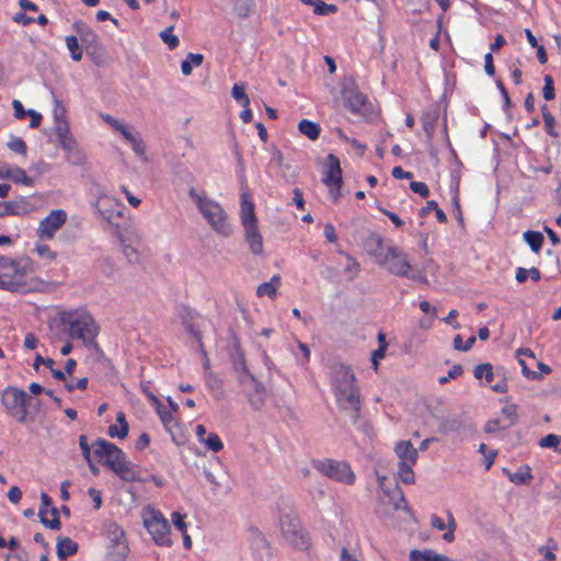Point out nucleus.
Segmentation results:
<instances>
[{"label":"nucleus","mask_w":561,"mask_h":561,"mask_svg":"<svg viewBox=\"0 0 561 561\" xmlns=\"http://www.w3.org/2000/svg\"><path fill=\"white\" fill-rule=\"evenodd\" d=\"M331 385L341 410L355 416L360 407L359 388L350 367L336 364L331 368Z\"/></svg>","instance_id":"obj_1"},{"label":"nucleus","mask_w":561,"mask_h":561,"mask_svg":"<svg viewBox=\"0 0 561 561\" xmlns=\"http://www.w3.org/2000/svg\"><path fill=\"white\" fill-rule=\"evenodd\" d=\"M34 272L35 263L27 256H0V288L10 291L31 290L30 280Z\"/></svg>","instance_id":"obj_2"},{"label":"nucleus","mask_w":561,"mask_h":561,"mask_svg":"<svg viewBox=\"0 0 561 561\" xmlns=\"http://www.w3.org/2000/svg\"><path fill=\"white\" fill-rule=\"evenodd\" d=\"M60 321L71 339L80 340L85 346L94 344L99 325L89 311L84 309L62 311Z\"/></svg>","instance_id":"obj_3"},{"label":"nucleus","mask_w":561,"mask_h":561,"mask_svg":"<svg viewBox=\"0 0 561 561\" xmlns=\"http://www.w3.org/2000/svg\"><path fill=\"white\" fill-rule=\"evenodd\" d=\"M188 196L195 203L203 218L210 228L221 237L228 238L232 233V226L222 206L215 199L198 193L195 188L188 191Z\"/></svg>","instance_id":"obj_4"},{"label":"nucleus","mask_w":561,"mask_h":561,"mask_svg":"<svg viewBox=\"0 0 561 561\" xmlns=\"http://www.w3.org/2000/svg\"><path fill=\"white\" fill-rule=\"evenodd\" d=\"M280 512L279 530L284 540L295 549L306 550L309 547V537L299 518L290 507H285Z\"/></svg>","instance_id":"obj_5"},{"label":"nucleus","mask_w":561,"mask_h":561,"mask_svg":"<svg viewBox=\"0 0 561 561\" xmlns=\"http://www.w3.org/2000/svg\"><path fill=\"white\" fill-rule=\"evenodd\" d=\"M141 517L144 527L157 546L168 548L172 546L173 541L170 536L171 527L160 511L152 506H146L142 510Z\"/></svg>","instance_id":"obj_6"},{"label":"nucleus","mask_w":561,"mask_h":561,"mask_svg":"<svg viewBox=\"0 0 561 561\" xmlns=\"http://www.w3.org/2000/svg\"><path fill=\"white\" fill-rule=\"evenodd\" d=\"M379 265L383 266L392 275L426 283V277L413 271L408 255L396 245L393 249L388 250L387 256H385Z\"/></svg>","instance_id":"obj_7"},{"label":"nucleus","mask_w":561,"mask_h":561,"mask_svg":"<svg viewBox=\"0 0 561 561\" xmlns=\"http://www.w3.org/2000/svg\"><path fill=\"white\" fill-rule=\"evenodd\" d=\"M27 393L16 387H7L1 392V402L8 413L20 423H25L27 417Z\"/></svg>","instance_id":"obj_8"},{"label":"nucleus","mask_w":561,"mask_h":561,"mask_svg":"<svg viewBox=\"0 0 561 561\" xmlns=\"http://www.w3.org/2000/svg\"><path fill=\"white\" fill-rule=\"evenodd\" d=\"M316 468L323 476L343 484L352 485L356 479L351 466L345 461L324 459L319 461Z\"/></svg>","instance_id":"obj_9"},{"label":"nucleus","mask_w":561,"mask_h":561,"mask_svg":"<svg viewBox=\"0 0 561 561\" xmlns=\"http://www.w3.org/2000/svg\"><path fill=\"white\" fill-rule=\"evenodd\" d=\"M66 221L67 213L64 209H53L38 222L36 236L43 241L53 240Z\"/></svg>","instance_id":"obj_10"},{"label":"nucleus","mask_w":561,"mask_h":561,"mask_svg":"<svg viewBox=\"0 0 561 561\" xmlns=\"http://www.w3.org/2000/svg\"><path fill=\"white\" fill-rule=\"evenodd\" d=\"M323 182L329 187L332 199L337 201L341 196L342 169L340 160L332 153L327 157V169L323 174Z\"/></svg>","instance_id":"obj_11"},{"label":"nucleus","mask_w":561,"mask_h":561,"mask_svg":"<svg viewBox=\"0 0 561 561\" xmlns=\"http://www.w3.org/2000/svg\"><path fill=\"white\" fill-rule=\"evenodd\" d=\"M378 501L385 515H390L399 510L408 511L403 492L396 484L389 489H382V492L378 494Z\"/></svg>","instance_id":"obj_12"},{"label":"nucleus","mask_w":561,"mask_h":561,"mask_svg":"<svg viewBox=\"0 0 561 561\" xmlns=\"http://www.w3.org/2000/svg\"><path fill=\"white\" fill-rule=\"evenodd\" d=\"M94 453L96 456L104 459V463L111 468V470L126 457L121 448L105 439H98L95 442Z\"/></svg>","instance_id":"obj_13"},{"label":"nucleus","mask_w":561,"mask_h":561,"mask_svg":"<svg viewBox=\"0 0 561 561\" xmlns=\"http://www.w3.org/2000/svg\"><path fill=\"white\" fill-rule=\"evenodd\" d=\"M242 370L243 373L239 377L240 383L244 387L245 390H253L254 393H249L250 404L254 409H260L264 401L265 388L254 378L253 375L247 370L245 366H242Z\"/></svg>","instance_id":"obj_14"},{"label":"nucleus","mask_w":561,"mask_h":561,"mask_svg":"<svg viewBox=\"0 0 561 561\" xmlns=\"http://www.w3.org/2000/svg\"><path fill=\"white\" fill-rule=\"evenodd\" d=\"M95 206L101 216L112 222L113 220L123 216V204L114 196L103 194L98 197Z\"/></svg>","instance_id":"obj_15"},{"label":"nucleus","mask_w":561,"mask_h":561,"mask_svg":"<svg viewBox=\"0 0 561 561\" xmlns=\"http://www.w3.org/2000/svg\"><path fill=\"white\" fill-rule=\"evenodd\" d=\"M366 247L369 255L373 256L378 264L387 256L388 250L394 248L392 242H386L383 237L376 232H371L368 236Z\"/></svg>","instance_id":"obj_16"},{"label":"nucleus","mask_w":561,"mask_h":561,"mask_svg":"<svg viewBox=\"0 0 561 561\" xmlns=\"http://www.w3.org/2000/svg\"><path fill=\"white\" fill-rule=\"evenodd\" d=\"M42 506L38 512L41 522L50 529H59L60 520L57 508L51 506L50 497L45 493H41Z\"/></svg>","instance_id":"obj_17"},{"label":"nucleus","mask_w":561,"mask_h":561,"mask_svg":"<svg viewBox=\"0 0 561 561\" xmlns=\"http://www.w3.org/2000/svg\"><path fill=\"white\" fill-rule=\"evenodd\" d=\"M113 471L126 482L146 481V478L141 477L140 469L129 461L127 457L113 468Z\"/></svg>","instance_id":"obj_18"},{"label":"nucleus","mask_w":561,"mask_h":561,"mask_svg":"<svg viewBox=\"0 0 561 561\" xmlns=\"http://www.w3.org/2000/svg\"><path fill=\"white\" fill-rule=\"evenodd\" d=\"M240 220L243 228L257 226L254 213V204L248 192H242L240 203Z\"/></svg>","instance_id":"obj_19"},{"label":"nucleus","mask_w":561,"mask_h":561,"mask_svg":"<svg viewBox=\"0 0 561 561\" xmlns=\"http://www.w3.org/2000/svg\"><path fill=\"white\" fill-rule=\"evenodd\" d=\"M61 148L66 152V159L72 165L81 167L87 162V156L84 151L78 146L76 139L75 140H66L64 141Z\"/></svg>","instance_id":"obj_20"},{"label":"nucleus","mask_w":561,"mask_h":561,"mask_svg":"<svg viewBox=\"0 0 561 561\" xmlns=\"http://www.w3.org/2000/svg\"><path fill=\"white\" fill-rule=\"evenodd\" d=\"M244 229V238L245 241L251 250V252L254 255H262L263 254V238L261 232L259 231V227H248Z\"/></svg>","instance_id":"obj_21"},{"label":"nucleus","mask_w":561,"mask_h":561,"mask_svg":"<svg viewBox=\"0 0 561 561\" xmlns=\"http://www.w3.org/2000/svg\"><path fill=\"white\" fill-rule=\"evenodd\" d=\"M399 462L416 463L419 451L409 440H402L394 447Z\"/></svg>","instance_id":"obj_22"},{"label":"nucleus","mask_w":561,"mask_h":561,"mask_svg":"<svg viewBox=\"0 0 561 561\" xmlns=\"http://www.w3.org/2000/svg\"><path fill=\"white\" fill-rule=\"evenodd\" d=\"M3 180H11L14 183L24 184L26 186H33L34 184L33 179L30 178L22 168L18 165H10L8 163H5Z\"/></svg>","instance_id":"obj_23"},{"label":"nucleus","mask_w":561,"mask_h":561,"mask_svg":"<svg viewBox=\"0 0 561 561\" xmlns=\"http://www.w3.org/2000/svg\"><path fill=\"white\" fill-rule=\"evenodd\" d=\"M409 561H455L445 554H440L433 549L411 550Z\"/></svg>","instance_id":"obj_24"},{"label":"nucleus","mask_w":561,"mask_h":561,"mask_svg":"<svg viewBox=\"0 0 561 561\" xmlns=\"http://www.w3.org/2000/svg\"><path fill=\"white\" fill-rule=\"evenodd\" d=\"M118 133H121L122 136L129 142L134 152L138 157H142L145 154L146 146L138 134H134L125 124L119 128Z\"/></svg>","instance_id":"obj_25"},{"label":"nucleus","mask_w":561,"mask_h":561,"mask_svg":"<svg viewBox=\"0 0 561 561\" xmlns=\"http://www.w3.org/2000/svg\"><path fill=\"white\" fill-rule=\"evenodd\" d=\"M103 534L111 541V543L126 540L124 529L114 520H107L104 523Z\"/></svg>","instance_id":"obj_26"},{"label":"nucleus","mask_w":561,"mask_h":561,"mask_svg":"<svg viewBox=\"0 0 561 561\" xmlns=\"http://www.w3.org/2000/svg\"><path fill=\"white\" fill-rule=\"evenodd\" d=\"M431 525H432V527L436 528L437 530H444L445 528H448V530L443 535V538H444V540H446L448 542L454 540V531L456 528V522L451 515L448 516L447 525L440 517H438L437 515H433L431 517Z\"/></svg>","instance_id":"obj_27"},{"label":"nucleus","mask_w":561,"mask_h":561,"mask_svg":"<svg viewBox=\"0 0 561 561\" xmlns=\"http://www.w3.org/2000/svg\"><path fill=\"white\" fill-rule=\"evenodd\" d=\"M282 284V279L279 275H274L268 282L262 283L256 288V296L264 297L268 296L270 298H275L277 295V289Z\"/></svg>","instance_id":"obj_28"},{"label":"nucleus","mask_w":561,"mask_h":561,"mask_svg":"<svg viewBox=\"0 0 561 561\" xmlns=\"http://www.w3.org/2000/svg\"><path fill=\"white\" fill-rule=\"evenodd\" d=\"M128 430L129 426L126 421L125 413L121 411L116 414V424H113L108 427V435L111 437L123 439L127 436Z\"/></svg>","instance_id":"obj_29"},{"label":"nucleus","mask_w":561,"mask_h":561,"mask_svg":"<svg viewBox=\"0 0 561 561\" xmlns=\"http://www.w3.org/2000/svg\"><path fill=\"white\" fill-rule=\"evenodd\" d=\"M78 551V545L69 537H61L57 540V556L60 560L75 554Z\"/></svg>","instance_id":"obj_30"},{"label":"nucleus","mask_w":561,"mask_h":561,"mask_svg":"<svg viewBox=\"0 0 561 561\" xmlns=\"http://www.w3.org/2000/svg\"><path fill=\"white\" fill-rule=\"evenodd\" d=\"M129 553V547L127 540L111 543L108 549V556L112 561H126Z\"/></svg>","instance_id":"obj_31"},{"label":"nucleus","mask_w":561,"mask_h":561,"mask_svg":"<svg viewBox=\"0 0 561 561\" xmlns=\"http://www.w3.org/2000/svg\"><path fill=\"white\" fill-rule=\"evenodd\" d=\"M298 129L310 140L318 139L321 131L320 125L309 119H301L298 124Z\"/></svg>","instance_id":"obj_32"},{"label":"nucleus","mask_w":561,"mask_h":561,"mask_svg":"<svg viewBox=\"0 0 561 561\" xmlns=\"http://www.w3.org/2000/svg\"><path fill=\"white\" fill-rule=\"evenodd\" d=\"M523 238L534 252L538 253L540 251L543 243L541 232L528 230L524 232Z\"/></svg>","instance_id":"obj_33"},{"label":"nucleus","mask_w":561,"mask_h":561,"mask_svg":"<svg viewBox=\"0 0 561 561\" xmlns=\"http://www.w3.org/2000/svg\"><path fill=\"white\" fill-rule=\"evenodd\" d=\"M157 413L159 414L160 416V420L164 426V428L168 431V432H172V428L175 426L176 422L174 420V416H173V413L172 411H169L163 404L162 402L159 403V408H154Z\"/></svg>","instance_id":"obj_34"},{"label":"nucleus","mask_w":561,"mask_h":561,"mask_svg":"<svg viewBox=\"0 0 561 561\" xmlns=\"http://www.w3.org/2000/svg\"><path fill=\"white\" fill-rule=\"evenodd\" d=\"M365 96L356 91L350 92V94L345 96L347 107L354 113L360 111L362 106L365 104Z\"/></svg>","instance_id":"obj_35"},{"label":"nucleus","mask_w":561,"mask_h":561,"mask_svg":"<svg viewBox=\"0 0 561 561\" xmlns=\"http://www.w3.org/2000/svg\"><path fill=\"white\" fill-rule=\"evenodd\" d=\"M415 463L410 462H399L398 463V477L405 484L414 483V472L412 467Z\"/></svg>","instance_id":"obj_36"},{"label":"nucleus","mask_w":561,"mask_h":561,"mask_svg":"<svg viewBox=\"0 0 561 561\" xmlns=\"http://www.w3.org/2000/svg\"><path fill=\"white\" fill-rule=\"evenodd\" d=\"M502 414L504 415V420H503V424H502V427L503 428H507V427H511L512 425L515 424L516 420H517V405L516 404H506L503 409H502Z\"/></svg>","instance_id":"obj_37"},{"label":"nucleus","mask_w":561,"mask_h":561,"mask_svg":"<svg viewBox=\"0 0 561 561\" xmlns=\"http://www.w3.org/2000/svg\"><path fill=\"white\" fill-rule=\"evenodd\" d=\"M199 443L203 444L207 450L214 453H218L224 448V444L216 433H208L204 440Z\"/></svg>","instance_id":"obj_38"},{"label":"nucleus","mask_w":561,"mask_h":561,"mask_svg":"<svg viewBox=\"0 0 561 561\" xmlns=\"http://www.w3.org/2000/svg\"><path fill=\"white\" fill-rule=\"evenodd\" d=\"M55 133L58 137L60 147L62 146L64 141L66 140H75V138L71 136L69 131V126L66 119L58 121V124H56Z\"/></svg>","instance_id":"obj_39"},{"label":"nucleus","mask_w":561,"mask_h":561,"mask_svg":"<svg viewBox=\"0 0 561 561\" xmlns=\"http://www.w3.org/2000/svg\"><path fill=\"white\" fill-rule=\"evenodd\" d=\"M541 112H542V118H543L546 131L550 136L557 137L558 133L554 129L556 119H554L553 115L550 113L547 105L541 106Z\"/></svg>","instance_id":"obj_40"},{"label":"nucleus","mask_w":561,"mask_h":561,"mask_svg":"<svg viewBox=\"0 0 561 561\" xmlns=\"http://www.w3.org/2000/svg\"><path fill=\"white\" fill-rule=\"evenodd\" d=\"M232 98L240 103L242 107H248L250 105V99L245 94L244 84L236 83L231 90Z\"/></svg>","instance_id":"obj_41"},{"label":"nucleus","mask_w":561,"mask_h":561,"mask_svg":"<svg viewBox=\"0 0 561 561\" xmlns=\"http://www.w3.org/2000/svg\"><path fill=\"white\" fill-rule=\"evenodd\" d=\"M66 46L70 51L71 58L75 61H79L82 59V49L79 45L78 38L76 36H67L66 37Z\"/></svg>","instance_id":"obj_42"},{"label":"nucleus","mask_w":561,"mask_h":561,"mask_svg":"<svg viewBox=\"0 0 561 561\" xmlns=\"http://www.w3.org/2000/svg\"><path fill=\"white\" fill-rule=\"evenodd\" d=\"M473 375L477 379L484 377L486 382L490 383L494 378L493 367L489 363L480 364L474 368Z\"/></svg>","instance_id":"obj_43"},{"label":"nucleus","mask_w":561,"mask_h":561,"mask_svg":"<svg viewBox=\"0 0 561 561\" xmlns=\"http://www.w3.org/2000/svg\"><path fill=\"white\" fill-rule=\"evenodd\" d=\"M34 252L42 259L54 262L57 259V253L54 252L47 244L36 243L34 247Z\"/></svg>","instance_id":"obj_44"},{"label":"nucleus","mask_w":561,"mask_h":561,"mask_svg":"<svg viewBox=\"0 0 561 561\" xmlns=\"http://www.w3.org/2000/svg\"><path fill=\"white\" fill-rule=\"evenodd\" d=\"M337 11V7L335 4L325 3L322 0H316L313 5V12L318 15H330Z\"/></svg>","instance_id":"obj_45"},{"label":"nucleus","mask_w":561,"mask_h":561,"mask_svg":"<svg viewBox=\"0 0 561 561\" xmlns=\"http://www.w3.org/2000/svg\"><path fill=\"white\" fill-rule=\"evenodd\" d=\"M539 445L543 448H552L553 450L559 453L561 437L556 434H548L547 436L540 439Z\"/></svg>","instance_id":"obj_46"},{"label":"nucleus","mask_w":561,"mask_h":561,"mask_svg":"<svg viewBox=\"0 0 561 561\" xmlns=\"http://www.w3.org/2000/svg\"><path fill=\"white\" fill-rule=\"evenodd\" d=\"M378 342H379V347L373 353V364H374L375 369H377L378 360L382 359L385 357L386 350H387L386 337L382 333H379Z\"/></svg>","instance_id":"obj_47"},{"label":"nucleus","mask_w":561,"mask_h":561,"mask_svg":"<svg viewBox=\"0 0 561 561\" xmlns=\"http://www.w3.org/2000/svg\"><path fill=\"white\" fill-rule=\"evenodd\" d=\"M529 468H520L518 471L510 476V480L516 484L529 482L531 480Z\"/></svg>","instance_id":"obj_48"},{"label":"nucleus","mask_w":561,"mask_h":561,"mask_svg":"<svg viewBox=\"0 0 561 561\" xmlns=\"http://www.w3.org/2000/svg\"><path fill=\"white\" fill-rule=\"evenodd\" d=\"M173 27H168L160 33L161 39L168 45L170 49H174L179 45V38L172 34Z\"/></svg>","instance_id":"obj_49"},{"label":"nucleus","mask_w":561,"mask_h":561,"mask_svg":"<svg viewBox=\"0 0 561 561\" xmlns=\"http://www.w3.org/2000/svg\"><path fill=\"white\" fill-rule=\"evenodd\" d=\"M543 81H545V85L542 88L543 98L547 101H551L556 96L553 79L550 75H546Z\"/></svg>","instance_id":"obj_50"},{"label":"nucleus","mask_w":561,"mask_h":561,"mask_svg":"<svg viewBox=\"0 0 561 561\" xmlns=\"http://www.w3.org/2000/svg\"><path fill=\"white\" fill-rule=\"evenodd\" d=\"M462 367L460 365H454L447 373V376H443L438 379L440 385L448 382L450 379H455L462 374Z\"/></svg>","instance_id":"obj_51"},{"label":"nucleus","mask_w":561,"mask_h":561,"mask_svg":"<svg viewBox=\"0 0 561 561\" xmlns=\"http://www.w3.org/2000/svg\"><path fill=\"white\" fill-rule=\"evenodd\" d=\"M8 147L12 151H14V152H18V153H21V154H25L26 153V144L21 138H18V137L16 138H12L8 142Z\"/></svg>","instance_id":"obj_52"},{"label":"nucleus","mask_w":561,"mask_h":561,"mask_svg":"<svg viewBox=\"0 0 561 561\" xmlns=\"http://www.w3.org/2000/svg\"><path fill=\"white\" fill-rule=\"evenodd\" d=\"M171 519L173 525L180 530L184 531L187 529V525L185 523V515L181 514L180 512H174L171 515Z\"/></svg>","instance_id":"obj_53"},{"label":"nucleus","mask_w":561,"mask_h":561,"mask_svg":"<svg viewBox=\"0 0 561 561\" xmlns=\"http://www.w3.org/2000/svg\"><path fill=\"white\" fill-rule=\"evenodd\" d=\"M410 188L421 195L422 197H427L428 194H430V190L427 187V185L424 183V182H411L410 183Z\"/></svg>","instance_id":"obj_54"},{"label":"nucleus","mask_w":561,"mask_h":561,"mask_svg":"<svg viewBox=\"0 0 561 561\" xmlns=\"http://www.w3.org/2000/svg\"><path fill=\"white\" fill-rule=\"evenodd\" d=\"M341 253L343 255H345V257H346V260L348 262L345 271L352 273V277H355L357 275L358 271H359L358 262L354 257H352L350 254L344 253V252H341Z\"/></svg>","instance_id":"obj_55"},{"label":"nucleus","mask_w":561,"mask_h":561,"mask_svg":"<svg viewBox=\"0 0 561 561\" xmlns=\"http://www.w3.org/2000/svg\"><path fill=\"white\" fill-rule=\"evenodd\" d=\"M88 386V378L83 377L77 380L76 382L66 381L65 387L68 391H73L75 389L84 390Z\"/></svg>","instance_id":"obj_56"},{"label":"nucleus","mask_w":561,"mask_h":561,"mask_svg":"<svg viewBox=\"0 0 561 561\" xmlns=\"http://www.w3.org/2000/svg\"><path fill=\"white\" fill-rule=\"evenodd\" d=\"M79 445H80L83 458L88 462H90L91 450H90V446L88 444V439H87V437L84 435H80V437H79Z\"/></svg>","instance_id":"obj_57"},{"label":"nucleus","mask_w":561,"mask_h":561,"mask_svg":"<svg viewBox=\"0 0 561 561\" xmlns=\"http://www.w3.org/2000/svg\"><path fill=\"white\" fill-rule=\"evenodd\" d=\"M141 390L154 408H159L161 401L149 390V382L141 383Z\"/></svg>","instance_id":"obj_58"},{"label":"nucleus","mask_w":561,"mask_h":561,"mask_svg":"<svg viewBox=\"0 0 561 561\" xmlns=\"http://www.w3.org/2000/svg\"><path fill=\"white\" fill-rule=\"evenodd\" d=\"M8 499L11 503L18 504L22 499V491L20 488L16 485L11 486L8 492Z\"/></svg>","instance_id":"obj_59"},{"label":"nucleus","mask_w":561,"mask_h":561,"mask_svg":"<svg viewBox=\"0 0 561 561\" xmlns=\"http://www.w3.org/2000/svg\"><path fill=\"white\" fill-rule=\"evenodd\" d=\"M378 209H379L383 215H386V216H387V217L392 221V224H393L396 227H398V228H399V227H402V226H403V220H401L397 214H394V213H392V211H390V210H388V209H386V208H382V207H380V206H378Z\"/></svg>","instance_id":"obj_60"},{"label":"nucleus","mask_w":561,"mask_h":561,"mask_svg":"<svg viewBox=\"0 0 561 561\" xmlns=\"http://www.w3.org/2000/svg\"><path fill=\"white\" fill-rule=\"evenodd\" d=\"M479 451L484 455V458L486 460V468H490V466L493 463V461L495 459V456H496L495 451L486 450V445L485 444H481L480 445Z\"/></svg>","instance_id":"obj_61"},{"label":"nucleus","mask_w":561,"mask_h":561,"mask_svg":"<svg viewBox=\"0 0 561 561\" xmlns=\"http://www.w3.org/2000/svg\"><path fill=\"white\" fill-rule=\"evenodd\" d=\"M73 27L76 31L83 37V36H92L95 37L93 32L81 21H77L73 23Z\"/></svg>","instance_id":"obj_62"},{"label":"nucleus","mask_w":561,"mask_h":561,"mask_svg":"<svg viewBox=\"0 0 561 561\" xmlns=\"http://www.w3.org/2000/svg\"><path fill=\"white\" fill-rule=\"evenodd\" d=\"M12 107L14 110V116L18 119H23L27 114V111L24 110L23 104L19 100L12 101Z\"/></svg>","instance_id":"obj_63"},{"label":"nucleus","mask_w":561,"mask_h":561,"mask_svg":"<svg viewBox=\"0 0 561 561\" xmlns=\"http://www.w3.org/2000/svg\"><path fill=\"white\" fill-rule=\"evenodd\" d=\"M324 236H325V239L330 242V243H333L337 240V237H336V233H335V228L332 224L328 222L325 224L324 226Z\"/></svg>","instance_id":"obj_64"}]
</instances>
